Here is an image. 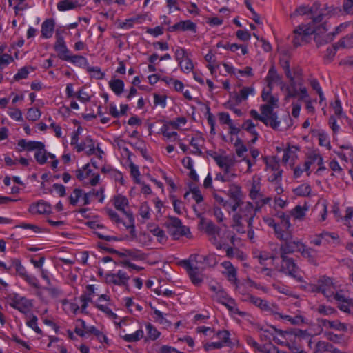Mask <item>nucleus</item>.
Segmentation results:
<instances>
[{
  "label": "nucleus",
  "mask_w": 353,
  "mask_h": 353,
  "mask_svg": "<svg viewBox=\"0 0 353 353\" xmlns=\"http://www.w3.org/2000/svg\"><path fill=\"white\" fill-rule=\"evenodd\" d=\"M322 15L313 18L312 21L309 23L307 28L311 30V35H314V39L319 44L328 42L333 39V34L329 32L330 25L327 22H322Z\"/></svg>",
  "instance_id": "nucleus-3"
},
{
  "label": "nucleus",
  "mask_w": 353,
  "mask_h": 353,
  "mask_svg": "<svg viewBox=\"0 0 353 353\" xmlns=\"http://www.w3.org/2000/svg\"><path fill=\"white\" fill-rule=\"evenodd\" d=\"M239 340L234 332H230L229 330H222V348L228 347L230 351L239 347Z\"/></svg>",
  "instance_id": "nucleus-22"
},
{
  "label": "nucleus",
  "mask_w": 353,
  "mask_h": 353,
  "mask_svg": "<svg viewBox=\"0 0 353 353\" xmlns=\"http://www.w3.org/2000/svg\"><path fill=\"white\" fill-rule=\"evenodd\" d=\"M334 290L335 285L332 279L326 276L320 277L314 287V291L322 293L330 301H332Z\"/></svg>",
  "instance_id": "nucleus-12"
},
{
  "label": "nucleus",
  "mask_w": 353,
  "mask_h": 353,
  "mask_svg": "<svg viewBox=\"0 0 353 353\" xmlns=\"http://www.w3.org/2000/svg\"><path fill=\"white\" fill-rule=\"evenodd\" d=\"M222 274L226 278L227 281L237 289L239 286V280L238 279V269L230 261L222 262Z\"/></svg>",
  "instance_id": "nucleus-18"
},
{
  "label": "nucleus",
  "mask_w": 353,
  "mask_h": 353,
  "mask_svg": "<svg viewBox=\"0 0 353 353\" xmlns=\"http://www.w3.org/2000/svg\"><path fill=\"white\" fill-rule=\"evenodd\" d=\"M222 248L225 251V256L230 259H236L239 261H243L247 259V255L238 248H233L228 245H222Z\"/></svg>",
  "instance_id": "nucleus-27"
},
{
  "label": "nucleus",
  "mask_w": 353,
  "mask_h": 353,
  "mask_svg": "<svg viewBox=\"0 0 353 353\" xmlns=\"http://www.w3.org/2000/svg\"><path fill=\"white\" fill-rule=\"evenodd\" d=\"M296 250L288 242L285 243L280 247L279 254L281 258H290L288 254L294 253Z\"/></svg>",
  "instance_id": "nucleus-60"
},
{
  "label": "nucleus",
  "mask_w": 353,
  "mask_h": 353,
  "mask_svg": "<svg viewBox=\"0 0 353 353\" xmlns=\"http://www.w3.org/2000/svg\"><path fill=\"white\" fill-rule=\"evenodd\" d=\"M77 322L81 324L82 328L86 330L88 335H94L99 342L101 343H108V339L103 331L98 330L94 325H87L83 319H78Z\"/></svg>",
  "instance_id": "nucleus-23"
},
{
  "label": "nucleus",
  "mask_w": 353,
  "mask_h": 353,
  "mask_svg": "<svg viewBox=\"0 0 353 353\" xmlns=\"http://www.w3.org/2000/svg\"><path fill=\"white\" fill-rule=\"evenodd\" d=\"M279 214L281 220L278 228L274 232L276 237L284 241L292 240V234L289 216L283 212H279Z\"/></svg>",
  "instance_id": "nucleus-11"
},
{
  "label": "nucleus",
  "mask_w": 353,
  "mask_h": 353,
  "mask_svg": "<svg viewBox=\"0 0 353 353\" xmlns=\"http://www.w3.org/2000/svg\"><path fill=\"white\" fill-rule=\"evenodd\" d=\"M299 150V148L296 146H289L284 150L283 157L282 161L285 164H289L290 165H294L295 161L297 159L296 152Z\"/></svg>",
  "instance_id": "nucleus-30"
},
{
  "label": "nucleus",
  "mask_w": 353,
  "mask_h": 353,
  "mask_svg": "<svg viewBox=\"0 0 353 353\" xmlns=\"http://www.w3.org/2000/svg\"><path fill=\"white\" fill-rule=\"evenodd\" d=\"M76 175L79 180L85 184H90L92 186L96 185L100 180L99 174L94 172L90 168L89 163L85 165L81 169L77 170L76 171Z\"/></svg>",
  "instance_id": "nucleus-14"
},
{
  "label": "nucleus",
  "mask_w": 353,
  "mask_h": 353,
  "mask_svg": "<svg viewBox=\"0 0 353 353\" xmlns=\"http://www.w3.org/2000/svg\"><path fill=\"white\" fill-rule=\"evenodd\" d=\"M104 188H100L99 190H92L90 192L84 194L83 197V204L88 205L90 204L91 199L95 198L98 199L99 203H103L104 200Z\"/></svg>",
  "instance_id": "nucleus-33"
},
{
  "label": "nucleus",
  "mask_w": 353,
  "mask_h": 353,
  "mask_svg": "<svg viewBox=\"0 0 353 353\" xmlns=\"http://www.w3.org/2000/svg\"><path fill=\"white\" fill-rule=\"evenodd\" d=\"M311 30L307 28V25H301L294 30V37L293 39L294 45L297 47L307 42L309 37L311 35Z\"/></svg>",
  "instance_id": "nucleus-20"
},
{
  "label": "nucleus",
  "mask_w": 353,
  "mask_h": 353,
  "mask_svg": "<svg viewBox=\"0 0 353 353\" xmlns=\"http://www.w3.org/2000/svg\"><path fill=\"white\" fill-rule=\"evenodd\" d=\"M80 4L77 0H63L57 3V9L61 12L73 10Z\"/></svg>",
  "instance_id": "nucleus-43"
},
{
  "label": "nucleus",
  "mask_w": 353,
  "mask_h": 353,
  "mask_svg": "<svg viewBox=\"0 0 353 353\" xmlns=\"http://www.w3.org/2000/svg\"><path fill=\"white\" fill-rule=\"evenodd\" d=\"M22 279H23L30 286L37 289V290L41 288L39 279L33 274L28 273ZM36 294L38 296H41V295L40 291H37Z\"/></svg>",
  "instance_id": "nucleus-50"
},
{
  "label": "nucleus",
  "mask_w": 353,
  "mask_h": 353,
  "mask_svg": "<svg viewBox=\"0 0 353 353\" xmlns=\"http://www.w3.org/2000/svg\"><path fill=\"white\" fill-rule=\"evenodd\" d=\"M145 329L148 336L150 340L154 341L161 335V332L150 323H146Z\"/></svg>",
  "instance_id": "nucleus-62"
},
{
  "label": "nucleus",
  "mask_w": 353,
  "mask_h": 353,
  "mask_svg": "<svg viewBox=\"0 0 353 353\" xmlns=\"http://www.w3.org/2000/svg\"><path fill=\"white\" fill-rule=\"evenodd\" d=\"M250 301L254 305L260 307L263 310L270 311L271 310L268 302L265 300L261 299V298L250 296Z\"/></svg>",
  "instance_id": "nucleus-56"
},
{
  "label": "nucleus",
  "mask_w": 353,
  "mask_h": 353,
  "mask_svg": "<svg viewBox=\"0 0 353 353\" xmlns=\"http://www.w3.org/2000/svg\"><path fill=\"white\" fill-rule=\"evenodd\" d=\"M123 255L135 261H142L145 259V254L137 249H127L124 250Z\"/></svg>",
  "instance_id": "nucleus-51"
},
{
  "label": "nucleus",
  "mask_w": 353,
  "mask_h": 353,
  "mask_svg": "<svg viewBox=\"0 0 353 353\" xmlns=\"http://www.w3.org/2000/svg\"><path fill=\"white\" fill-rule=\"evenodd\" d=\"M281 264L279 272L295 279L297 281H302L303 277L301 275V270L296 265L293 258H281Z\"/></svg>",
  "instance_id": "nucleus-10"
},
{
  "label": "nucleus",
  "mask_w": 353,
  "mask_h": 353,
  "mask_svg": "<svg viewBox=\"0 0 353 353\" xmlns=\"http://www.w3.org/2000/svg\"><path fill=\"white\" fill-rule=\"evenodd\" d=\"M12 267L14 268L17 274L23 279L28 272L18 259L12 260Z\"/></svg>",
  "instance_id": "nucleus-59"
},
{
  "label": "nucleus",
  "mask_w": 353,
  "mask_h": 353,
  "mask_svg": "<svg viewBox=\"0 0 353 353\" xmlns=\"http://www.w3.org/2000/svg\"><path fill=\"white\" fill-rule=\"evenodd\" d=\"M65 61H68L79 67H88L89 65L88 59L85 57L77 54L74 55L72 53Z\"/></svg>",
  "instance_id": "nucleus-45"
},
{
  "label": "nucleus",
  "mask_w": 353,
  "mask_h": 353,
  "mask_svg": "<svg viewBox=\"0 0 353 353\" xmlns=\"http://www.w3.org/2000/svg\"><path fill=\"white\" fill-rule=\"evenodd\" d=\"M198 260L201 261V265H203V266L205 268L214 267L218 263L219 261V256L214 253H210L205 256L199 255Z\"/></svg>",
  "instance_id": "nucleus-38"
},
{
  "label": "nucleus",
  "mask_w": 353,
  "mask_h": 353,
  "mask_svg": "<svg viewBox=\"0 0 353 353\" xmlns=\"http://www.w3.org/2000/svg\"><path fill=\"white\" fill-rule=\"evenodd\" d=\"M198 254H192L188 260L182 261V266L186 270L188 276L194 285H200L203 281V271L205 267L202 266L201 261L198 260Z\"/></svg>",
  "instance_id": "nucleus-4"
},
{
  "label": "nucleus",
  "mask_w": 353,
  "mask_h": 353,
  "mask_svg": "<svg viewBox=\"0 0 353 353\" xmlns=\"http://www.w3.org/2000/svg\"><path fill=\"white\" fill-rule=\"evenodd\" d=\"M261 183H260V179L257 178H253L251 188L249 192V196L252 200H256L259 198H261L263 196V195L261 193Z\"/></svg>",
  "instance_id": "nucleus-39"
},
{
  "label": "nucleus",
  "mask_w": 353,
  "mask_h": 353,
  "mask_svg": "<svg viewBox=\"0 0 353 353\" xmlns=\"http://www.w3.org/2000/svg\"><path fill=\"white\" fill-rule=\"evenodd\" d=\"M229 199L223 201L222 205L229 213L235 212L232 215V227L239 233H245L244 226L241 223L243 218L255 216L253 204L250 201L243 202L241 200V189L239 186L232 185L228 190Z\"/></svg>",
  "instance_id": "nucleus-1"
},
{
  "label": "nucleus",
  "mask_w": 353,
  "mask_h": 353,
  "mask_svg": "<svg viewBox=\"0 0 353 353\" xmlns=\"http://www.w3.org/2000/svg\"><path fill=\"white\" fill-rule=\"evenodd\" d=\"M110 88L117 95H121L124 90V82L121 79H112L108 83Z\"/></svg>",
  "instance_id": "nucleus-46"
},
{
  "label": "nucleus",
  "mask_w": 353,
  "mask_h": 353,
  "mask_svg": "<svg viewBox=\"0 0 353 353\" xmlns=\"http://www.w3.org/2000/svg\"><path fill=\"white\" fill-rule=\"evenodd\" d=\"M84 194L83 190L79 188H75L69 196V202L72 205H77L80 203L81 205L83 204Z\"/></svg>",
  "instance_id": "nucleus-40"
},
{
  "label": "nucleus",
  "mask_w": 353,
  "mask_h": 353,
  "mask_svg": "<svg viewBox=\"0 0 353 353\" xmlns=\"http://www.w3.org/2000/svg\"><path fill=\"white\" fill-rule=\"evenodd\" d=\"M314 12V8L308 6H300L295 11L290 14V17H295L296 16H307L312 17Z\"/></svg>",
  "instance_id": "nucleus-44"
},
{
  "label": "nucleus",
  "mask_w": 353,
  "mask_h": 353,
  "mask_svg": "<svg viewBox=\"0 0 353 353\" xmlns=\"http://www.w3.org/2000/svg\"><path fill=\"white\" fill-rule=\"evenodd\" d=\"M321 325L327 328L334 329L338 331H347V324L340 322L338 320L336 321H329L326 319H321L319 321Z\"/></svg>",
  "instance_id": "nucleus-35"
},
{
  "label": "nucleus",
  "mask_w": 353,
  "mask_h": 353,
  "mask_svg": "<svg viewBox=\"0 0 353 353\" xmlns=\"http://www.w3.org/2000/svg\"><path fill=\"white\" fill-rule=\"evenodd\" d=\"M111 298L108 294L99 295L97 299L94 301L95 307L101 312L106 317L113 321L117 328L121 327L123 322L119 316L114 313L111 308Z\"/></svg>",
  "instance_id": "nucleus-6"
},
{
  "label": "nucleus",
  "mask_w": 353,
  "mask_h": 353,
  "mask_svg": "<svg viewBox=\"0 0 353 353\" xmlns=\"http://www.w3.org/2000/svg\"><path fill=\"white\" fill-rule=\"evenodd\" d=\"M112 201L117 210L122 212L124 214H132L131 213L127 212L125 210L128 207L129 202L128 199L125 196L121 194L116 195L114 196Z\"/></svg>",
  "instance_id": "nucleus-34"
},
{
  "label": "nucleus",
  "mask_w": 353,
  "mask_h": 353,
  "mask_svg": "<svg viewBox=\"0 0 353 353\" xmlns=\"http://www.w3.org/2000/svg\"><path fill=\"white\" fill-rule=\"evenodd\" d=\"M268 99L263 100L267 103L260 106L261 113V121L267 126H270L274 130H280V121L278 117L273 111L279 107V99L277 97L270 95Z\"/></svg>",
  "instance_id": "nucleus-2"
},
{
  "label": "nucleus",
  "mask_w": 353,
  "mask_h": 353,
  "mask_svg": "<svg viewBox=\"0 0 353 353\" xmlns=\"http://www.w3.org/2000/svg\"><path fill=\"white\" fill-rule=\"evenodd\" d=\"M55 28V21L52 18L44 20L41 27V37L43 39H50L52 37Z\"/></svg>",
  "instance_id": "nucleus-28"
},
{
  "label": "nucleus",
  "mask_w": 353,
  "mask_h": 353,
  "mask_svg": "<svg viewBox=\"0 0 353 353\" xmlns=\"http://www.w3.org/2000/svg\"><path fill=\"white\" fill-rule=\"evenodd\" d=\"M297 96H299L300 100L306 101L309 99V94L307 88L305 86L301 85L299 90H296L294 83L286 87V99L292 97H296Z\"/></svg>",
  "instance_id": "nucleus-24"
},
{
  "label": "nucleus",
  "mask_w": 353,
  "mask_h": 353,
  "mask_svg": "<svg viewBox=\"0 0 353 353\" xmlns=\"http://www.w3.org/2000/svg\"><path fill=\"white\" fill-rule=\"evenodd\" d=\"M53 48L54 51L57 52L58 57L63 61H66L72 53L67 46L63 36L59 30L55 33V41Z\"/></svg>",
  "instance_id": "nucleus-17"
},
{
  "label": "nucleus",
  "mask_w": 353,
  "mask_h": 353,
  "mask_svg": "<svg viewBox=\"0 0 353 353\" xmlns=\"http://www.w3.org/2000/svg\"><path fill=\"white\" fill-rule=\"evenodd\" d=\"M79 134H74L71 138V145L78 152L85 151L88 155L95 154L94 143L92 139L87 137L84 140L79 141Z\"/></svg>",
  "instance_id": "nucleus-13"
},
{
  "label": "nucleus",
  "mask_w": 353,
  "mask_h": 353,
  "mask_svg": "<svg viewBox=\"0 0 353 353\" xmlns=\"http://www.w3.org/2000/svg\"><path fill=\"white\" fill-rule=\"evenodd\" d=\"M209 289L212 292V299L216 301L218 303H221V295L219 292H221V285L219 283H215L211 281L209 284Z\"/></svg>",
  "instance_id": "nucleus-58"
},
{
  "label": "nucleus",
  "mask_w": 353,
  "mask_h": 353,
  "mask_svg": "<svg viewBox=\"0 0 353 353\" xmlns=\"http://www.w3.org/2000/svg\"><path fill=\"white\" fill-rule=\"evenodd\" d=\"M144 336V332L142 329H139L132 334H125L121 336V338L125 342L134 343L140 341Z\"/></svg>",
  "instance_id": "nucleus-49"
},
{
  "label": "nucleus",
  "mask_w": 353,
  "mask_h": 353,
  "mask_svg": "<svg viewBox=\"0 0 353 353\" xmlns=\"http://www.w3.org/2000/svg\"><path fill=\"white\" fill-rule=\"evenodd\" d=\"M264 81L266 85L264 87L261 94V98L263 100H266L268 99V97H269L270 95H272V92L275 85H280L281 90L285 94L286 87L288 85L283 83L281 77L278 74L274 65L270 68Z\"/></svg>",
  "instance_id": "nucleus-5"
},
{
  "label": "nucleus",
  "mask_w": 353,
  "mask_h": 353,
  "mask_svg": "<svg viewBox=\"0 0 353 353\" xmlns=\"http://www.w3.org/2000/svg\"><path fill=\"white\" fill-rule=\"evenodd\" d=\"M302 256L307 259L310 263L316 264L317 252L313 248L306 245L299 252Z\"/></svg>",
  "instance_id": "nucleus-42"
},
{
  "label": "nucleus",
  "mask_w": 353,
  "mask_h": 353,
  "mask_svg": "<svg viewBox=\"0 0 353 353\" xmlns=\"http://www.w3.org/2000/svg\"><path fill=\"white\" fill-rule=\"evenodd\" d=\"M201 223L208 235L209 241L217 250L221 249V236L219 228L211 221L201 220Z\"/></svg>",
  "instance_id": "nucleus-15"
},
{
  "label": "nucleus",
  "mask_w": 353,
  "mask_h": 353,
  "mask_svg": "<svg viewBox=\"0 0 353 353\" xmlns=\"http://www.w3.org/2000/svg\"><path fill=\"white\" fill-rule=\"evenodd\" d=\"M7 301L11 307L26 315L31 313L34 306L32 299H28L16 292L8 294Z\"/></svg>",
  "instance_id": "nucleus-7"
},
{
  "label": "nucleus",
  "mask_w": 353,
  "mask_h": 353,
  "mask_svg": "<svg viewBox=\"0 0 353 353\" xmlns=\"http://www.w3.org/2000/svg\"><path fill=\"white\" fill-rule=\"evenodd\" d=\"M142 16L138 15L134 17H131L125 19L124 21H119L117 23V28L123 30H129L134 27L135 24L141 23Z\"/></svg>",
  "instance_id": "nucleus-36"
},
{
  "label": "nucleus",
  "mask_w": 353,
  "mask_h": 353,
  "mask_svg": "<svg viewBox=\"0 0 353 353\" xmlns=\"http://www.w3.org/2000/svg\"><path fill=\"white\" fill-rule=\"evenodd\" d=\"M222 305L225 306L232 316H234V315L237 314L241 317H245L248 315L247 312L239 310L236 301L232 297L228 296L227 294H223V291Z\"/></svg>",
  "instance_id": "nucleus-21"
},
{
  "label": "nucleus",
  "mask_w": 353,
  "mask_h": 353,
  "mask_svg": "<svg viewBox=\"0 0 353 353\" xmlns=\"http://www.w3.org/2000/svg\"><path fill=\"white\" fill-rule=\"evenodd\" d=\"M190 146L192 148L191 152L194 154L201 153V148L203 143V140L198 136V134L195 137H192L190 140Z\"/></svg>",
  "instance_id": "nucleus-55"
},
{
  "label": "nucleus",
  "mask_w": 353,
  "mask_h": 353,
  "mask_svg": "<svg viewBox=\"0 0 353 353\" xmlns=\"http://www.w3.org/2000/svg\"><path fill=\"white\" fill-rule=\"evenodd\" d=\"M255 94L256 90L254 87H243L240 90L238 94H230V100L228 101L226 105L230 108L232 104L237 105L241 103L242 101L247 100L250 96L254 97Z\"/></svg>",
  "instance_id": "nucleus-19"
},
{
  "label": "nucleus",
  "mask_w": 353,
  "mask_h": 353,
  "mask_svg": "<svg viewBox=\"0 0 353 353\" xmlns=\"http://www.w3.org/2000/svg\"><path fill=\"white\" fill-rule=\"evenodd\" d=\"M222 48L227 50H230L232 52H237V51L240 50L241 54L238 53L239 55H245L248 52V48L246 46L238 45L236 43H227L225 45H222Z\"/></svg>",
  "instance_id": "nucleus-52"
},
{
  "label": "nucleus",
  "mask_w": 353,
  "mask_h": 353,
  "mask_svg": "<svg viewBox=\"0 0 353 353\" xmlns=\"http://www.w3.org/2000/svg\"><path fill=\"white\" fill-rule=\"evenodd\" d=\"M217 54V50L211 49L208 53L205 56V59L208 62V68L210 70L212 74H214L215 70L219 68V63L216 60V55Z\"/></svg>",
  "instance_id": "nucleus-32"
},
{
  "label": "nucleus",
  "mask_w": 353,
  "mask_h": 353,
  "mask_svg": "<svg viewBox=\"0 0 353 353\" xmlns=\"http://www.w3.org/2000/svg\"><path fill=\"white\" fill-rule=\"evenodd\" d=\"M27 316L28 320L26 322V324L28 327L32 329L36 333L39 334H42V330L38 326V318L34 314H28Z\"/></svg>",
  "instance_id": "nucleus-53"
},
{
  "label": "nucleus",
  "mask_w": 353,
  "mask_h": 353,
  "mask_svg": "<svg viewBox=\"0 0 353 353\" xmlns=\"http://www.w3.org/2000/svg\"><path fill=\"white\" fill-rule=\"evenodd\" d=\"M106 212L111 221L115 223L118 228L120 229H129L131 234L134 232L135 227L132 214H125L128 218V221H125L120 218L118 213L114 210L108 209Z\"/></svg>",
  "instance_id": "nucleus-16"
},
{
  "label": "nucleus",
  "mask_w": 353,
  "mask_h": 353,
  "mask_svg": "<svg viewBox=\"0 0 353 353\" xmlns=\"http://www.w3.org/2000/svg\"><path fill=\"white\" fill-rule=\"evenodd\" d=\"M312 191L311 186L309 184H301L294 190V192L299 196H307Z\"/></svg>",
  "instance_id": "nucleus-61"
},
{
  "label": "nucleus",
  "mask_w": 353,
  "mask_h": 353,
  "mask_svg": "<svg viewBox=\"0 0 353 353\" xmlns=\"http://www.w3.org/2000/svg\"><path fill=\"white\" fill-rule=\"evenodd\" d=\"M318 162H321V155L319 152L314 151L307 154L304 163V170L307 176L311 174V166L314 163L317 164Z\"/></svg>",
  "instance_id": "nucleus-31"
},
{
  "label": "nucleus",
  "mask_w": 353,
  "mask_h": 353,
  "mask_svg": "<svg viewBox=\"0 0 353 353\" xmlns=\"http://www.w3.org/2000/svg\"><path fill=\"white\" fill-rule=\"evenodd\" d=\"M166 226L169 234L174 239H179L183 236L190 237L191 235L189 228L183 225L181 221L177 217H170Z\"/></svg>",
  "instance_id": "nucleus-9"
},
{
  "label": "nucleus",
  "mask_w": 353,
  "mask_h": 353,
  "mask_svg": "<svg viewBox=\"0 0 353 353\" xmlns=\"http://www.w3.org/2000/svg\"><path fill=\"white\" fill-rule=\"evenodd\" d=\"M105 282L107 285L112 286L114 290V286L127 288L130 279V276L123 270H118L116 272H108L104 276Z\"/></svg>",
  "instance_id": "nucleus-8"
},
{
  "label": "nucleus",
  "mask_w": 353,
  "mask_h": 353,
  "mask_svg": "<svg viewBox=\"0 0 353 353\" xmlns=\"http://www.w3.org/2000/svg\"><path fill=\"white\" fill-rule=\"evenodd\" d=\"M152 210L147 202L141 203L138 214L141 218L143 222L149 220L151 218Z\"/></svg>",
  "instance_id": "nucleus-48"
},
{
  "label": "nucleus",
  "mask_w": 353,
  "mask_h": 353,
  "mask_svg": "<svg viewBox=\"0 0 353 353\" xmlns=\"http://www.w3.org/2000/svg\"><path fill=\"white\" fill-rule=\"evenodd\" d=\"M62 303L64 306V310L68 313L75 314L80 311V307L76 303L70 302L68 300H63Z\"/></svg>",
  "instance_id": "nucleus-63"
},
{
  "label": "nucleus",
  "mask_w": 353,
  "mask_h": 353,
  "mask_svg": "<svg viewBox=\"0 0 353 353\" xmlns=\"http://www.w3.org/2000/svg\"><path fill=\"white\" fill-rule=\"evenodd\" d=\"M170 32L190 31L196 32V24L190 20L181 21L169 28Z\"/></svg>",
  "instance_id": "nucleus-26"
},
{
  "label": "nucleus",
  "mask_w": 353,
  "mask_h": 353,
  "mask_svg": "<svg viewBox=\"0 0 353 353\" xmlns=\"http://www.w3.org/2000/svg\"><path fill=\"white\" fill-rule=\"evenodd\" d=\"M34 157L39 164L43 165L47 162L48 159H54L55 157L52 154L47 153L43 148V149H39L35 152Z\"/></svg>",
  "instance_id": "nucleus-47"
},
{
  "label": "nucleus",
  "mask_w": 353,
  "mask_h": 353,
  "mask_svg": "<svg viewBox=\"0 0 353 353\" xmlns=\"http://www.w3.org/2000/svg\"><path fill=\"white\" fill-rule=\"evenodd\" d=\"M18 145L22 148L29 151L34 150H38L39 149H43V148H44V144L42 142L34 141H26L23 139L20 140Z\"/></svg>",
  "instance_id": "nucleus-41"
},
{
  "label": "nucleus",
  "mask_w": 353,
  "mask_h": 353,
  "mask_svg": "<svg viewBox=\"0 0 353 353\" xmlns=\"http://www.w3.org/2000/svg\"><path fill=\"white\" fill-rule=\"evenodd\" d=\"M51 210L50 205L43 200L30 204L28 208V211L33 214H48L51 212Z\"/></svg>",
  "instance_id": "nucleus-25"
},
{
  "label": "nucleus",
  "mask_w": 353,
  "mask_h": 353,
  "mask_svg": "<svg viewBox=\"0 0 353 353\" xmlns=\"http://www.w3.org/2000/svg\"><path fill=\"white\" fill-rule=\"evenodd\" d=\"M186 123L187 119L183 117H181L168 122V125L173 130H183V128L185 126Z\"/></svg>",
  "instance_id": "nucleus-57"
},
{
  "label": "nucleus",
  "mask_w": 353,
  "mask_h": 353,
  "mask_svg": "<svg viewBox=\"0 0 353 353\" xmlns=\"http://www.w3.org/2000/svg\"><path fill=\"white\" fill-rule=\"evenodd\" d=\"M265 162L267 170L273 172L281 170L279 161L276 157H272L270 158L265 157Z\"/></svg>",
  "instance_id": "nucleus-54"
},
{
  "label": "nucleus",
  "mask_w": 353,
  "mask_h": 353,
  "mask_svg": "<svg viewBox=\"0 0 353 353\" xmlns=\"http://www.w3.org/2000/svg\"><path fill=\"white\" fill-rule=\"evenodd\" d=\"M234 162V158H228V157L222 156V170H224V174H222V181H230L232 177L235 176V174L231 171L230 167Z\"/></svg>",
  "instance_id": "nucleus-29"
},
{
  "label": "nucleus",
  "mask_w": 353,
  "mask_h": 353,
  "mask_svg": "<svg viewBox=\"0 0 353 353\" xmlns=\"http://www.w3.org/2000/svg\"><path fill=\"white\" fill-rule=\"evenodd\" d=\"M330 106L334 114L338 118H342L345 117V114L343 111L341 102L339 99H336L334 102H332L330 103Z\"/></svg>",
  "instance_id": "nucleus-64"
},
{
  "label": "nucleus",
  "mask_w": 353,
  "mask_h": 353,
  "mask_svg": "<svg viewBox=\"0 0 353 353\" xmlns=\"http://www.w3.org/2000/svg\"><path fill=\"white\" fill-rule=\"evenodd\" d=\"M9 6L13 8L16 15L22 14V12L30 8L26 2V0H8Z\"/></svg>",
  "instance_id": "nucleus-37"
}]
</instances>
